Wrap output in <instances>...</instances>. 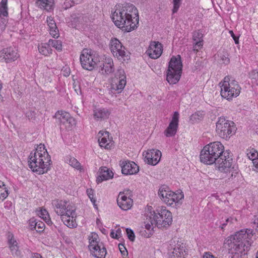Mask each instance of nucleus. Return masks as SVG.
Masks as SVG:
<instances>
[{"label": "nucleus", "mask_w": 258, "mask_h": 258, "mask_svg": "<svg viewBox=\"0 0 258 258\" xmlns=\"http://www.w3.org/2000/svg\"><path fill=\"white\" fill-rule=\"evenodd\" d=\"M187 254V251L185 244L178 242L173 251L169 253L168 258H185Z\"/></svg>", "instance_id": "21"}, {"label": "nucleus", "mask_w": 258, "mask_h": 258, "mask_svg": "<svg viewBox=\"0 0 258 258\" xmlns=\"http://www.w3.org/2000/svg\"><path fill=\"white\" fill-rule=\"evenodd\" d=\"M233 219L232 218H228L226 219L225 222L221 224V229L223 230L224 227L229 223L230 224H232L233 223L232 222Z\"/></svg>", "instance_id": "60"}, {"label": "nucleus", "mask_w": 258, "mask_h": 258, "mask_svg": "<svg viewBox=\"0 0 258 258\" xmlns=\"http://www.w3.org/2000/svg\"><path fill=\"white\" fill-rule=\"evenodd\" d=\"M51 163L50 156L47 151H44L43 153L31 151L29 156V167L33 172L38 174L47 172L50 170Z\"/></svg>", "instance_id": "2"}, {"label": "nucleus", "mask_w": 258, "mask_h": 258, "mask_svg": "<svg viewBox=\"0 0 258 258\" xmlns=\"http://www.w3.org/2000/svg\"><path fill=\"white\" fill-rule=\"evenodd\" d=\"M229 33L231 35V36L233 38V40L235 41V44H238L239 43V37L235 36L234 34L233 31L230 30L229 31Z\"/></svg>", "instance_id": "64"}, {"label": "nucleus", "mask_w": 258, "mask_h": 258, "mask_svg": "<svg viewBox=\"0 0 258 258\" xmlns=\"http://www.w3.org/2000/svg\"><path fill=\"white\" fill-rule=\"evenodd\" d=\"M219 85L221 97L227 100H231L240 94L241 87L238 82L229 76L224 77Z\"/></svg>", "instance_id": "4"}, {"label": "nucleus", "mask_w": 258, "mask_h": 258, "mask_svg": "<svg viewBox=\"0 0 258 258\" xmlns=\"http://www.w3.org/2000/svg\"><path fill=\"white\" fill-rule=\"evenodd\" d=\"M7 23V20L5 18H3V17H0V27H1L2 29L5 28Z\"/></svg>", "instance_id": "62"}, {"label": "nucleus", "mask_w": 258, "mask_h": 258, "mask_svg": "<svg viewBox=\"0 0 258 258\" xmlns=\"http://www.w3.org/2000/svg\"><path fill=\"white\" fill-rule=\"evenodd\" d=\"M69 164L72 167L79 169L81 168L80 163L75 158H70L69 160Z\"/></svg>", "instance_id": "44"}, {"label": "nucleus", "mask_w": 258, "mask_h": 258, "mask_svg": "<svg viewBox=\"0 0 258 258\" xmlns=\"http://www.w3.org/2000/svg\"><path fill=\"white\" fill-rule=\"evenodd\" d=\"M247 234L241 231L234 235L229 236L225 239L224 244L231 253V258H247L246 251L248 250L249 243L247 241H241L242 238H245Z\"/></svg>", "instance_id": "1"}, {"label": "nucleus", "mask_w": 258, "mask_h": 258, "mask_svg": "<svg viewBox=\"0 0 258 258\" xmlns=\"http://www.w3.org/2000/svg\"><path fill=\"white\" fill-rule=\"evenodd\" d=\"M163 51V46L158 41H151L147 50V54L152 59L159 58Z\"/></svg>", "instance_id": "17"}, {"label": "nucleus", "mask_w": 258, "mask_h": 258, "mask_svg": "<svg viewBox=\"0 0 258 258\" xmlns=\"http://www.w3.org/2000/svg\"><path fill=\"white\" fill-rule=\"evenodd\" d=\"M38 48L39 52L45 56L52 53V49L50 48L48 43L42 44L41 45H39Z\"/></svg>", "instance_id": "33"}, {"label": "nucleus", "mask_w": 258, "mask_h": 258, "mask_svg": "<svg viewBox=\"0 0 258 258\" xmlns=\"http://www.w3.org/2000/svg\"><path fill=\"white\" fill-rule=\"evenodd\" d=\"M12 254L15 256H19L21 255V251L19 249V247L18 246V244L11 245L9 247Z\"/></svg>", "instance_id": "42"}, {"label": "nucleus", "mask_w": 258, "mask_h": 258, "mask_svg": "<svg viewBox=\"0 0 258 258\" xmlns=\"http://www.w3.org/2000/svg\"><path fill=\"white\" fill-rule=\"evenodd\" d=\"M236 127L233 121L219 117L216 123V132L222 138L227 140L234 134Z\"/></svg>", "instance_id": "6"}, {"label": "nucleus", "mask_w": 258, "mask_h": 258, "mask_svg": "<svg viewBox=\"0 0 258 258\" xmlns=\"http://www.w3.org/2000/svg\"><path fill=\"white\" fill-rule=\"evenodd\" d=\"M241 231H243L245 233V234H247V236L245 237V238H243V240L241 239V241H247L248 243H249V246L251 245L252 240L251 239V237L253 236L252 232L253 231L250 229H247L246 230H241L238 232H237L235 234H237V233H239Z\"/></svg>", "instance_id": "39"}, {"label": "nucleus", "mask_w": 258, "mask_h": 258, "mask_svg": "<svg viewBox=\"0 0 258 258\" xmlns=\"http://www.w3.org/2000/svg\"><path fill=\"white\" fill-rule=\"evenodd\" d=\"M194 44V50L198 51L199 49H201L203 45V40L196 41Z\"/></svg>", "instance_id": "53"}, {"label": "nucleus", "mask_w": 258, "mask_h": 258, "mask_svg": "<svg viewBox=\"0 0 258 258\" xmlns=\"http://www.w3.org/2000/svg\"><path fill=\"white\" fill-rule=\"evenodd\" d=\"M18 57V54L16 49L10 47L4 48L0 51V61L9 62L14 61Z\"/></svg>", "instance_id": "15"}, {"label": "nucleus", "mask_w": 258, "mask_h": 258, "mask_svg": "<svg viewBox=\"0 0 258 258\" xmlns=\"http://www.w3.org/2000/svg\"><path fill=\"white\" fill-rule=\"evenodd\" d=\"M179 116L177 111L174 112L171 121L164 131V134L167 137H173L176 134L178 126Z\"/></svg>", "instance_id": "18"}, {"label": "nucleus", "mask_w": 258, "mask_h": 258, "mask_svg": "<svg viewBox=\"0 0 258 258\" xmlns=\"http://www.w3.org/2000/svg\"><path fill=\"white\" fill-rule=\"evenodd\" d=\"M182 63L180 55L172 56L169 62L168 69L167 70L182 71Z\"/></svg>", "instance_id": "23"}, {"label": "nucleus", "mask_w": 258, "mask_h": 258, "mask_svg": "<svg viewBox=\"0 0 258 258\" xmlns=\"http://www.w3.org/2000/svg\"><path fill=\"white\" fill-rule=\"evenodd\" d=\"M40 217L44 220H46L47 218H49V214L47 210L45 209L41 210L39 213Z\"/></svg>", "instance_id": "50"}, {"label": "nucleus", "mask_w": 258, "mask_h": 258, "mask_svg": "<svg viewBox=\"0 0 258 258\" xmlns=\"http://www.w3.org/2000/svg\"><path fill=\"white\" fill-rule=\"evenodd\" d=\"M126 83V76L124 71L122 68H118L115 74L114 77L111 80V91L113 93H115V91H117L118 93L121 92Z\"/></svg>", "instance_id": "10"}, {"label": "nucleus", "mask_w": 258, "mask_h": 258, "mask_svg": "<svg viewBox=\"0 0 258 258\" xmlns=\"http://www.w3.org/2000/svg\"><path fill=\"white\" fill-rule=\"evenodd\" d=\"M80 62L82 68L86 70L92 71L97 64L94 52L88 49H84L80 55Z\"/></svg>", "instance_id": "9"}, {"label": "nucleus", "mask_w": 258, "mask_h": 258, "mask_svg": "<svg viewBox=\"0 0 258 258\" xmlns=\"http://www.w3.org/2000/svg\"><path fill=\"white\" fill-rule=\"evenodd\" d=\"M36 4L38 6L41 8L49 12L53 10L54 1L53 0H37Z\"/></svg>", "instance_id": "30"}, {"label": "nucleus", "mask_w": 258, "mask_h": 258, "mask_svg": "<svg viewBox=\"0 0 258 258\" xmlns=\"http://www.w3.org/2000/svg\"><path fill=\"white\" fill-rule=\"evenodd\" d=\"M114 71V67L112 58L105 57L99 66V73L102 75L108 76Z\"/></svg>", "instance_id": "19"}, {"label": "nucleus", "mask_w": 258, "mask_h": 258, "mask_svg": "<svg viewBox=\"0 0 258 258\" xmlns=\"http://www.w3.org/2000/svg\"><path fill=\"white\" fill-rule=\"evenodd\" d=\"M8 0H2L0 3V17L8 16Z\"/></svg>", "instance_id": "34"}, {"label": "nucleus", "mask_w": 258, "mask_h": 258, "mask_svg": "<svg viewBox=\"0 0 258 258\" xmlns=\"http://www.w3.org/2000/svg\"><path fill=\"white\" fill-rule=\"evenodd\" d=\"M211 160L213 164H215L216 168L218 170L225 175L223 177L227 178L228 180H233L238 174L237 167L233 165V159L231 157H227V158L223 159L221 156L212 153Z\"/></svg>", "instance_id": "3"}, {"label": "nucleus", "mask_w": 258, "mask_h": 258, "mask_svg": "<svg viewBox=\"0 0 258 258\" xmlns=\"http://www.w3.org/2000/svg\"><path fill=\"white\" fill-rule=\"evenodd\" d=\"M204 114L202 112H197L190 116V120L193 122H198L203 118Z\"/></svg>", "instance_id": "40"}, {"label": "nucleus", "mask_w": 258, "mask_h": 258, "mask_svg": "<svg viewBox=\"0 0 258 258\" xmlns=\"http://www.w3.org/2000/svg\"><path fill=\"white\" fill-rule=\"evenodd\" d=\"M170 190H169V187L166 185H163L160 186L158 191V195L160 199L163 201L168 195L170 194Z\"/></svg>", "instance_id": "35"}, {"label": "nucleus", "mask_w": 258, "mask_h": 258, "mask_svg": "<svg viewBox=\"0 0 258 258\" xmlns=\"http://www.w3.org/2000/svg\"><path fill=\"white\" fill-rule=\"evenodd\" d=\"M211 156L210 148L208 147L207 145L205 146L201 151L200 156L201 162L207 165L213 164L211 160Z\"/></svg>", "instance_id": "26"}, {"label": "nucleus", "mask_w": 258, "mask_h": 258, "mask_svg": "<svg viewBox=\"0 0 258 258\" xmlns=\"http://www.w3.org/2000/svg\"><path fill=\"white\" fill-rule=\"evenodd\" d=\"M46 21L49 28L53 29L55 27H56L55 22L52 17H48Z\"/></svg>", "instance_id": "49"}, {"label": "nucleus", "mask_w": 258, "mask_h": 258, "mask_svg": "<svg viewBox=\"0 0 258 258\" xmlns=\"http://www.w3.org/2000/svg\"><path fill=\"white\" fill-rule=\"evenodd\" d=\"M117 203L119 207L123 210H127L132 207L133 201L132 198L125 197L122 194H119Z\"/></svg>", "instance_id": "22"}, {"label": "nucleus", "mask_w": 258, "mask_h": 258, "mask_svg": "<svg viewBox=\"0 0 258 258\" xmlns=\"http://www.w3.org/2000/svg\"><path fill=\"white\" fill-rule=\"evenodd\" d=\"M145 156V161L152 165H156L160 160L161 152L159 150L151 149L148 150L146 154L143 153Z\"/></svg>", "instance_id": "16"}, {"label": "nucleus", "mask_w": 258, "mask_h": 258, "mask_svg": "<svg viewBox=\"0 0 258 258\" xmlns=\"http://www.w3.org/2000/svg\"><path fill=\"white\" fill-rule=\"evenodd\" d=\"M7 187L3 182L0 181V202L3 201L8 196Z\"/></svg>", "instance_id": "37"}, {"label": "nucleus", "mask_w": 258, "mask_h": 258, "mask_svg": "<svg viewBox=\"0 0 258 258\" xmlns=\"http://www.w3.org/2000/svg\"><path fill=\"white\" fill-rule=\"evenodd\" d=\"M163 202L167 205L171 206L173 204L172 196L170 193L165 199H164Z\"/></svg>", "instance_id": "56"}, {"label": "nucleus", "mask_w": 258, "mask_h": 258, "mask_svg": "<svg viewBox=\"0 0 258 258\" xmlns=\"http://www.w3.org/2000/svg\"><path fill=\"white\" fill-rule=\"evenodd\" d=\"M208 147L210 148V151L212 153H215L221 158L225 159L227 157H231L230 152L229 150L224 151V147L219 142H214L207 145Z\"/></svg>", "instance_id": "14"}, {"label": "nucleus", "mask_w": 258, "mask_h": 258, "mask_svg": "<svg viewBox=\"0 0 258 258\" xmlns=\"http://www.w3.org/2000/svg\"><path fill=\"white\" fill-rule=\"evenodd\" d=\"M118 247H119V250L122 255H127L128 252H127V251L126 248L124 246V244H121V243L119 244Z\"/></svg>", "instance_id": "57"}, {"label": "nucleus", "mask_w": 258, "mask_h": 258, "mask_svg": "<svg viewBox=\"0 0 258 258\" xmlns=\"http://www.w3.org/2000/svg\"><path fill=\"white\" fill-rule=\"evenodd\" d=\"M110 49L114 56L118 59L126 61L130 59V53L125 51V47L118 39L114 38L110 40Z\"/></svg>", "instance_id": "11"}, {"label": "nucleus", "mask_w": 258, "mask_h": 258, "mask_svg": "<svg viewBox=\"0 0 258 258\" xmlns=\"http://www.w3.org/2000/svg\"><path fill=\"white\" fill-rule=\"evenodd\" d=\"M87 194L90 199L91 202L93 203L94 207L97 206V205L96 204V200L93 197V190L92 188H89L87 189Z\"/></svg>", "instance_id": "45"}, {"label": "nucleus", "mask_w": 258, "mask_h": 258, "mask_svg": "<svg viewBox=\"0 0 258 258\" xmlns=\"http://www.w3.org/2000/svg\"><path fill=\"white\" fill-rule=\"evenodd\" d=\"M153 217L152 221L155 223V226L159 228L166 227L171 224L172 216L171 213L162 207L152 212Z\"/></svg>", "instance_id": "8"}, {"label": "nucleus", "mask_w": 258, "mask_h": 258, "mask_svg": "<svg viewBox=\"0 0 258 258\" xmlns=\"http://www.w3.org/2000/svg\"><path fill=\"white\" fill-rule=\"evenodd\" d=\"M203 35L199 31H195L193 33L192 39L194 41L203 40Z\"/></svg>", "instance_id": "46"}, {"label": "nucleus", "mask_w": 258, "mask_h": 258, "mask_svg": "<svg viewBox=\"0 0 258 258\" xmlns=\"http://www.w3.org/2000/svg\"><path fill=\"white\" fill-rule=\"evenodd\" d=\"M68 203L67 201L58 200H54L52 204L55 211L58 215L67 212H70V214L72 215L73 217L75 215L76 209L73 208L72 206L67 205Z\"/></svg>", "instance_id": "13"}, {"label": "nucleus", "mask_w": 258, "mask_h": 258, "mask_svg": "<svg viewBox=\"0 0 258 258\" xmlns=\"http://www.w3.org/2000/svg\"><path fill=\"white\" fill-rule=\"evenodd\" d=\"M182 71L167 70L166 80L170 84H175L180 80Z\"/></svg>", "instance_id": "27"}, {"label": "nucleus", "mask_w": 258, "mask_h": 258, "mask_svg": "<svg viewBox=\"0 0 258 258\" xmlns=\"http://www.w3.org/2000/svg\"><path fill=\"white\" fill-rule=\"evenodd\" d=\"M152 212L150 211L148 213L146 214V219L145 221V226L146 229L148 230H153L154 227H155V223L153 222L152 220L153 219L152 217H153Z\"/></svg>", "instance_id": "31"}, {"label": "nucleus", "mask_w": 258, "mask_h": 258, "mask_svg": "<svg viewBox=\"0 0 258 258\" xmlns=\"http://www.w3.org/2000/svg\"><path fill=\"white\" fill-rule=\"evenodd\" d=\"M50 34L53 38H58L59 37V31L56 27H55L53 29L49 28Z\"/></svg>", "instance_id": "51"}, {"label": "nucleus", "mask_w": 258, "mask_h": 258, "mask_svg": "<svg viewBox=\"0 0 258 258\" xmlns=\"http://www.w3.org/2000/svg\"><path fill=\"white\" fill-rule=\"evenodd\" d=\"M109 133L105 132L103 137H101L98 139L99 145L101 147H104L105 149H110L112 145L111 141L107 139L106 137H108Z\"/></svg>", "instance_id": "32"}, {"label": "nucleus", "mask_w": 258, "mask_h": 258, "mask_svg": "<svg viewBox=\"0 0 258 258\" xmlns=\"http://www.w3.org/2000/svg\"><path fill=\"white\" fill-rule=\"evenodd\" d=\"M110 111L106 108H97L94 111V117L97 120H104L109 117Z\"/></svg>", "instance_id": "28"}, {"label": "nucleus", "mask_w": 258, "mask_h": 258, "mask_svg": "<svg viewBox=\"0 0 258 258\" xmlns=\"http://www.w3.org/2000/svg\"><path fill=\"white\" fill-rule=\"evenodd\" d=\"M45 224L43 222L37 220L36 229L37 231L41 232L43 230Z\"/></svg>", "instance_id": "55"}, {"label": "nucleus", "mask_w": 258, "mask_h": 258, "mask_svg": "<svg viewBox=\"0 0 258 258\" xmlns=\"http://www.w3.org/2000/svg\"><path fill=\"white\" fill-rule=\"evenodd\" d=\"M48 43L50 46L54 47L58 51L62 50V44L60 40L50 39L48 41Z\"/></svg>", "instance_id": "38"}, {"label": "nucleus", "mask_w": 258, "mask_h": 258, "mask_svg": "<svg viewBox=\"0 0 258 258\" xmlns=\"http://www.w3.org/2000/svg\"><path fill=\"white\" fill-rule=\"evenodd\" d=\"M220 57V61L225 64H227L230 62V59L228 57V54L227 52H223V53H220L218 54Z\"/></svg>", "instance_id": "43"}, {"label": "nucleus", "mask_w": 258, "mask_h": 258, "mask_svg": "<svg viewBox=\"0 0 258 258\" xmlns=\"http://www.w3.org/2000/svg\"><path fill=\"white\" fill-rule=\"evenodd\" d=\"M120 165L122 173L125 175L135 174L139 171V166L133 161H124Z\"/></svg>", "instance_id": "20"}, {"label": "nucleus", "mask_w": 258, "mask_h": 258, "mask_svg": "<svg viewBox=\"0 0 258 258\" xmlns=\"http://www.w3.org/2000/svg\"><path fill=\"white\" fill-rule=\"evenodd\" d=\"M14 236L12 234H9L8 235V244L9 245V247H10L11 245H14L18 244L17 242L14 238H13Z\"/></svg>", "instance_id": "52"}, {"label": "nucleus", "mask_w": 258, "mask_h": 258, "mask_svg": "<svg viewBox=\"0 0 258 258\" xmlns=\"http://www.w3.org/2000/svg\"><path fill=\"white\" fill-rule=\"evenodd\" d=\"M118 12L115 11L112 14L111 18L114 24L118 28H121L122 31L129 32L137 28L139 24V17L133 18L128 17L127 15L121 17L122 19L116 18V16L118 15Z\"/></svg>", "instance_id": "5"}, {"label": "nucleus", "mask_w": 258, "mask_h": 258, "mask_svg": "<svg viewBox=\"0 0 258 258\" xmlns=\"http://www.w3.org/2000/svg\"><path fill=\"white\" fill-rule=\"evenodd\" d=\"M181 1L182 0H173V8L172 9L173 13H175L178 11L181 5Z\"/></svg>", "instance_id": "48"}, {"label": "nucleus", "mask_w": 258, "mask_h": 258, "mask_svg": "<svg viewBox=\"0 0 258 258\" xmlns=\"http://www.w3.org/2000/svg\"><path fill=\"white\" fill-rule=\"evenodd\" d=\"M170 190H169V187L166 185H163L160 186L158 191V195L160 199L163 201L168 195L170 194Z\"/></svg>", "instance_id": "36"}, {"label": "nucleus", "mask_w": 258, "mask_h": 258, "mask_svg": "<svg viewBox=\"0 0 258 258\" xmlns=\"http://www.w3.org/2000/svg\"><path fill=\"white\" fill-rule=\"evenodd\" d=\"M73 5V2L72 0H69L68 2L66 1L63 4V8L67 9L72 7Z\"/></svg>", "instance_id": "61"}, {"label": "nucleus", "mask_w": 258, "mask_h": 258, "mask_svg": "<svg viewBox=\"0 0 258 258\" xmlns=\"http://www.w3.org/2000/svg\"><path fill=\"white\" fill-rule=\"evenodd\" d=\"M170 193L171 195L173 204L178 203L180 200L183 199L184 197L183 194H182V192L177 194L171 191Z\"/></svg>", "instance_id": "41"}, {"label": "nucleus", "mask_w": 258, "mask_h": 258, "mask_svg": "<svg viewBox=\"0 0 258 258\" xmlns=\"http://www.w3.org/2000/svg\"><path fill=\"white\" fill-rule=\"evenodd\" d=\"M126 232L128 238L131 241H134L135 239V235L133 230L130 228H126Z\"/></svg>", "instance_id": "47"}, {"label": "nucleus", "mask_w": 258, "mask_h": 258, "mask_svg": "<svg viewBox=\"0 0 258 258\" xmlns=\"http://www.w3.org/2000/svg\"><path fill=\"white\" fill-rule=\"evenodd\" d=\"M119 194H122L125 197L131 198L132 197V191L130 189H125L123 191L120 192Z\"/></svg>", "instance_id": "63"}, {"label": "nucleus", "mask_w": 258, "mask_h": 258, "mask_svg": "<svg viewBox=\"0 0 258 258\" xmlns=\"http://www.w3.org/2000/svg\"><path fill=\"white\" fill-rule=\"evenodd\" d=\"M115 10L117 11V12H118V15L120 14L119 16H116V18L122 19L121 17L125 15L135 20L136 18L139 17L138 10L135 6L131 4H126L121 9L117 8Z\"/></svg>", "instance_id": "12"}, {"label": "nucleus", "mask_w": 258, "mask_h": 258, "mask_svg": "<svg viewBox=\"0 0 258 258\" xmlns=\"http://www.w3.org/2000/svg\"><path fill=\"white\" fill-rule=\"evenodd\" d=\"M60 216L62 221L63 223L69 227H75V223L73 221V219L76 217V213L73 217L72 215L70 214V212H66V213H62L59 215Z\"/></svg>", "instance_id": "29"}, {"label": "nucleus", "mask_w": 258, "mask_h": 258, "mask_svg": "<svg viewBox=\"0 0 258 258\" xmlns=\"http://www.w3.org/2000/svg\"><path fill=\"white\" fill-rule=\"evenodd\" d=\"M33 153H43L44 151H47L46 149H45L44 145L40 144L39 146L35 149L32 151Z\"/></svg>", "instance_id": "54"}, {"label": "nucleus", "mask_w": 258, "mask_h": 258, "mask_svg": "<svg viewBox=\"0 0 258 258\" xmlns=\"http://www.w3.org/2000/svg\"><path fill=\"white\" fill-rule=\"evenodd\" d=\"M55 116L59 119L60 123L63 124L72 125L75 121L74 119L71 116L69 113L63 111H57Z\"/></svg>", "instance_id": "25"}, {"label": "nucleus", "mask_w": 258, "mask_h": 258, "mask_svg": "<svg viewBox=\"0 0 258 258\" xmlns=\"http://www.w3.org/2000/svg\"><path fill=\"white\" fill-rule=\"evenodd\" d=\"M99 175L97 177L96 181L97 183L102 182L113 178V173L106 167H102L99 169Z\"/></svg>", "instance_id": "24"}, {"label": "nucleus", "mask_w": 258, "mask_h": 258, "mask_svg": "<svg viewBox=\"0 0 258 258\" xmlns=\"http://www.w3.org/2000/svg\"><path fill=\"white\" fill-rule=\"evenodd\" d=\"M247 156L250 159L253 161V160L258 158L257 157L258 156V153L255 151L253 152H250L249 153H247Z\"/></svg>", "instance_id": "58"}, {"label": "nucleus", "mask_w": 258, "mask_h": 258, "mask_svg": "<svg viewBox=\"0 0 258 258\" xmlns=\"http://www.w3.org/2000/svg\"><path fill=\"white\" fill-rule=\"evenodd\" d=\"M89 249L92 255L97 258H105L107 253L106 248L102 242L99 241L98 235L92 232L88 237Z\"/></svg>", "instance_id": "7"}, {"label": "nucleus", "mask_w": 258, "mask_h": 258, "mask_svg": "<svg viewBox=\"0 0 258 258\" xmlns=\"http://www.w3.org/2000/svg\"><path fill=\"white\" fill-rule=\"evenodd\" d=\"M29 221L30 228L32 230L34 229H36V224L37 220L34 218H31Z\"/></svg>", "instance_id": "59"}]
</instances>
